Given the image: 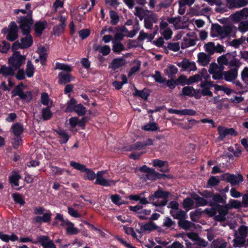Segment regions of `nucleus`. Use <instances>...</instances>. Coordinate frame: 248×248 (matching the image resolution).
I'll use <instances>...</instances> for the list:
<instances>
[{
  "instance_id": "obj_1",
  "label": "nucleus",
  "mask_w": 248,
  "mask_h": 248,
  "mask_svg": "<svg viewBox=\"0 0 248 248\" xmlns=\"http://www.w3.org/2000/svg\"><path fill=\"white\" fill-rule=\"evenodd\" d=\"M31 25V22L30 18H23L22 19L19 27L22 30L23 34L25 36L22 38L20 41H17L13 44L12 47V49L13 51H16L18 48H27L32 45L33 40L32 37L30 34Z\"/></svg>"
},
{
  "instance_id": "obj_2",
  "label": "nucleus",
  "mask_w": 248,
  "mask_h": 248,
  "mask_svg": "<svg viewBox=\"0 0 248 248\" xmlns=\"http://www.w3.org/2000/svg\"><path fill=\"white\" fill-rule=\"evenodd\" d=\"M56 68L63 71L58 75V83L59 84H65L74 79L69 74V72L72 70L70 65L63 63H57Z\"/></svg>"
},
{
  "instance_id": "obj_3",
  "label": "nucleus",
  "mask_w": 248,
  "mask_h": 248,
  "mask_svg": "<svg viewBox=\"0 0 248 248\" xmlns=\"http://www.w3.org/2000/svg\"><path fill=\"white\" fill-rule=\"evenodd\" d=\"M26 89V86L22 83H20L12 91V96L13 97L17 95L24 101H30L32 99L31 93L30 91L25 92Z\"/></svg>"
},
{
  "instance_id": "obj_4",
  "label": "nucleus",
  "mask_w": 248,
  "mask_h": 248,
  "mask_svg": "<svg viewBox=\"0 0 248 248\" xmlns=\"http://www.w3.org/2000/svg\"><path fill=\"white\" fill-rule=\"evenodd\" d=\"M232 31V27L231 26H221L219 25H216L212 29V36L224 38L228 36Z\"/></svg>"
},
{
  "instance_id": "obj_5",
  "label": "nucleus",
  "mask_w": 248,
  "mask_h": 248,
  "mask_svg": "<svg viewBox=\"0 0 248 248\" xmlns=\"http://www.w3.org/2000/svg\"><path fill=\"white\" fill-rule=\"evenodd\" d=\"M70 164L74 169L84 172L83 177L85 179L93 180L95 178V173L92 170L86 168L85 165L74 161L70 162Z\"/></svg>"
},
{
  "instance_id": "obj_6",
  "label": "nucleus",
  "mask_w": 248,
  "mask_h": 248,
  "mask_svg": "<svg viewBox=\"0 0 248 248\" xmlns=\"http://www.w3.org/2000/svg\"><path fill=\"white\" fill-rule=\"evenodd\" d=\"M25 59L24 56L15 51L13 55L9 59V64L16 71L24 63Z\"/></svg>"
},
{
  "instance_id": "obj_7",
  "label": "nucleus",
  "mask_w": 248,
  "mask_h": 248,
  "mask_svg": "<svg viewBox=\"0 0 248 248\" xmlns=\"http://www.w3.org/2000/svg\"><path fill=\"white\" fill-rule=\"evenodd\" d=\"M224 69V67L222 65H218L216 63H212L210 65L208 72L212 75L213 79H220L222 78Z\"/></svg>"
},
{
  "instance_id": "obj_8",
  "label": "nucleus",
  "mask_w": 248,
  "mask_h": 248,
  "mask_svg": "<svg viewBox=\"0 0 248 248\" xmlns=\"http://www.w3.org/2000/svg\"><path fill=\"white\" fill-rule=\"evenodd\" d=\"M53 19L57 20L59 21V24L54 26L53 28V33L55 35L60 36L64 31L66 20V17L60 15L53 18Z\"/></svg>"
},
{
  "instance_id": "obj_9",
  "label": "nucleus",
  "mask_w": 248,
  "mask_h": 248,
  "mask_svg": "<svg viewBox=\"0 0 248 248\" xmlns=\"http://www.w3.org/2000/svg\"><path fill=\"white\" fill-rule=\"evenodd\" d=\"M221 178L223 180L227 181L232 186L238 185L243 181V177L240 174L235 175L229 173H225L221 175Z\"/></svg>"
},
{
  "instance_id": "obj_10",
  "label": "nucleus",
  "mask_w": 248,
  "mask_h": 248,
  "mask_svg": "<svg viewBox=\"0 0 248 248\" xmlns=\"http://www.w3.org/2000/svg\"><path fill=\"white\" fill-rule=\"evenodd\" d=\"M216 209L218 215L215 216V219L219 221H223L226 219L225 216L228 212L230 209V205L225 204V205H216Z\"/></svg>"
},
{
  "instance_id": "obj_11",
  "label": "nucleus",
  "mask_w": 248,
  "mask_h": 248,
  "mask_svg": "<svg viewBox=\"0 0 248 248\" xmlns=\"http://www.w3.org/2000/svg\"><path fill=\"white\" fill-rule=\"evenodd\" d=\"M232 20L235 22H240L248 17V8L237 11L231 15Z\"/></svg>"
},
{
  "instance_id": "obj_12",
  "label": "nucleus",
  "mask_w": 248,
  "mask_h": 248,
  "mask_svg": "<svg viewBox=\"0 0 248 248\" xmlns=\"http://www.w3.org/2000/svg\"><path fill=\"white\" fill-rule=\"evenodd\" d=\"M106 173V171H99L96 175V180L95 184L103 186H109L113 183L111 180L106 179L104 178V175Z\"/></svg>"
},
{
  "instance_id": "obj_13",
  "label": "nucleus",
  "mask_w": 248,
  "mask_h": 248,
  "mask_svg": "<svg viewBox=\"0 0 248 248\" xmlns=\"http://www.w3.org/2000/svg\"><path fill=\"white\" fill-rule=\"evenodd\" d=\"M219 138L223 140L227 135L236 136L237 132L233 128H228L225 127L219 126L217 127Z\"/></svg>"
},
{
  "instance_id": "obj_14",
  "label": "nucleus",
  "mask_w": 248,
  "mask_h": 248,
  "mask_svg": "<svg viewBox=\"0 0 248 248\" xmlns=\"http://www.w3.org/2000/svg\"><path fill=\"white\" fill-rule=\"evenodd\" d=\"M177 65L186 71H195L197 70V66L195 62H190L186 59H184L181 62H179L177 64Z\"/></svg>"
},
{
  "instance_id": "obj_15",
  "label": "nucleus",
  "mask_w": 248,
  "mask_h": 248,
  "mask_svg": "<svg viewBox=\"0 0 248 248\" xmlns=\"http://www.w3.org/2000/svg\"><path fill=\"white\" fill-rule=\"evenodd\" d=\"M140 170L147 173L146 176L148 179H156L160 178V174L155 171L153 169H151L144 165L140 168Z\"/></svg>"
},
{
  "instance_id": "obj_16",
  "label": "nucleus",
  "mask_w": 248,
  "mask_h": 248,
  "mask_svg": "<svg viewBox=\"0 0 248 248\" xmlns=\"http://www.w3.org/2000/svg\"><path fill=\"white\" fill-rule=\"evenodd\" d=\"M195 0H178L179 5L178 13L180 15H183L186 9V6H191L195 2Z\"/></svg>"
},
{
  "instance_id": "obj_17",
  "label": "nucleus",
  "mask_w": 248,
  "mask_h": 248,
  "mask_svg": "<svg viewBox=\"0 0 248 248\" xmlns=\"http://www.w3.org/2000/svg\"><path fill=\"white\" fill-rule=\"evenodd\" d=\"M212 85L213 83L210 81L206 80L202 81L200 85V87L202 88L201 91V93L204 96L208 95L212 96L213 93L210 90V89L212 87Z\"/></svg>"
},
{
  "instance_id": "obj_18",
  "label": "nucleus",
  "mask_w": 248,
  "mask_h": 248,
  "mask_svg": "<svg viewBox=\"0 0 248 248\" xmlns=\"http://www.w3.org/2000/svg\"><path fill=\"white\" fill-rule=\"evenodd\" d=\"M17 26L14 22H11L9 25L7 39L10 41H13L17 38Z\"/></svg>"
},
{
  "instance_id": "obj_19",
  "label": "nucleus",
  "mask_w": 248,
  "mask_h": 248,
  "mask_svg": "<svg viewBox=\"0 0 248 248\" xmlns=\"http://www.w3.org/2000/svg\"><path fill=\"white\" fill-rule=\"evenodd\" d=\"M37 240L44 248H56L53 242L47 236H39L37 238Z\"/></svg>"
},
{
  "instance_id": "obj_20",
  "label": "nucleus",
  "mask_w": 248,
  "mask_h": 248,
  "mask_svg": "<svg viewBox=\"0 0 248 248\" xmlns=\"http://www.w3.org/2000/svg\"><path fill=\"white\" fill-rule=\"evenodd\" d=\"M126 64V61L124 58H116L112 60L108 66V68L113 71L123 66Z\"/></svg>"
},
{
  "instance_id": "obj_21",
  "label": "nucleus",
  "mask_w": 248,
  "mask_h": 248,
  "mask_svg": "<svg viewBox=\"0 0 248 248\" xmlns=\"http://www.w3.org/2000/svg\"><path fill=\"white\" fill-rule=\"evenodd\" d=\"M211 61L210 55L204 52H201L198 54L197 62L200 65L207 66Z\"/></svg>"
},
{
  "instance_id": "obj_22",
  "label": "nucleus",
  "mask_w": 248,
  "mask_h": 248,
  "mask_svg": "<svg viewBox=\"0 0 248 248\" xmlns=\"http://www.w3.org/2000/svg\"><path fill=\"white\" fill-rule=\"evenodd\" d=\"M238 76L237 70L231 69L223 73V76L224 79L228 82H232L237 78Z\"/></svg>"
},
{
  "instance_id": "obj_23",
  "label": "nucleus",
  "mask_w": 248,
  "mask_h": 248,
  "mask_svg": "<svg viewBox=\"0 0 248 248\" xmlns=\"http://www.w3.org/2000/svg\"><path fill=\"white\" fill-rule=\"evenodd\" d=\"M158 20V17L155 14H151L144 19V26L146 29H150L153 27L154 23H156Z\"/></svg>"
},
{
  "instance_id": "obj_24",
  "label": "nucleus",
  "mask_w": 248,
  "mask_h": 248,
  "mask_svg": "<svg viewBox=\"0 0 248 248\" xmlns=\"http://www.w3.org/2000/svg\"><path fill=\"white\" fill-rule=\"evenodd\" d=\"M47 48L43 46H40L37 48V52L39 55L40 60L42 65L45 64L47 56Z\"/></svg>"
},
{
  "instance_id": "obj_25",
  "label": "nucleus",
  "mask_w": 248,
  "mask_h": 248,
  "mask_svg": "<svg viewBox=\"0 0 248 248\" xmlns=\"http://www.w3.org/2000/svg\"><path fill=\"white\" fill-rule=\"evenodd\" d=\"M15 70L9 65V66L2 65L0 67V75L4 77L12 76L15 74Z\"/></svg>"
},
{
  "instance_id": "obj_26",
  "label": "nucleus",
  "mask_w": 248,
  "mask_h": 248,
  "mask_svg": "<svg viewBox=\"0 0 248 248\" xmlns=\"http://www.w3.org/2000/svg\"><path fill=\"white\" fill-rule=\"evenodd\" d=\"M11 130L15 136H20L23 132L24 128L22 124L16 123L12 125Z\"/></svg>"
},
{
  "instance_id": "obj_27",
  "label": "nucleus",
  "mask_w": 248,
  "mask_h": 248,
  "mask_svg": "<svg viewBox=\"0 0 248 248\" xmlns=\"http://www.w3.org/2000/svg\"><path fill=\"white\" fill-rule=\"evenodd\" d=\"M21 178V176L16 171L12 172L9 176V182L12 187L19 186V180Z\"/></svg>"
},
{
  "instance_id": "obj_28",
  "label": "nucleus",
  "mask_w": 248,
  "mask_h": 248,
  "mask_svg": "<svg viewBox=\"0 0 248 248\" xmlns=\"http://www.w3.org/2000/svg\"><path fill=\"white\" fill-rule=\"evenodd\" d=\"M47 24V22L45 20L36 23L34 26L35 33L38 35H40L43 30L46 28Z\"/></svg>"
},
{
  "instance_id": "obj_29",
  "label": "nucleus",
  "mask_w": 248,
  "mask_h": 248,
  "mask_svg": "<svg viewBox=\"0 0 248 248\" xmlns=\"http://www.w3.org/2000/svg\"><path fill=\"white\" fill-rule=\"evenodd\" d=\"M170 214L174 218L178 219L179 220L186 219V212L182 210L177 211L171 210L170 211Z\"/></svg>"
},
{
  "instance_id": "obj_30",
  "label": "nucleus",
  "mask_w": 248,
  "mask_h": 248,
  "mask_svg": "<svg viewBox=\"0 0 248 248\" xmlns=\"http://www.w3.org/2000/svg\"><path fill=\"white\" fill-rule=\"evenodd\" d=\"M164 72L169 78H172L178 72V68L173 65L169 64L164 70Z\"/></svg>"
},
{
  "instance_id": "obj_31",
  "label": "nucleus",
  "mask_w": 248,
  "mask_h": 248,
  "mask_svg": "<svg viewBox=\"0 0 248 248\" xmlns=\"http://www.w3.org/2000/svg\"><path fill=\"white\" fill-rule=\"evenodd\" d=\"M196 45L195 40L189 38H184L181 44L182 49H185L190 46H194Z\"/></svg>"
},
{
  "instance_id": "obj_32",
  "label": "nucleus",
  "mask_w": 248,
  "mask_h": 248,
  "mask_svg": "<svg viewBox=\"0 0 248 248\" xmlns=\"http://www.w3.org/2000/svg\"><path fill=\"white\" fill-rule=\"evenodd\" d=\"M167 20L169 23L173 25L175 29L178 30L183 28L180 24L181 20V17L180 16H178L174 17H169L167 18Z\"/></svg>"
},
{
  "instance_id": "obj_33",
  "label": "nucleus",
  "mask_w": 248,
  "mask_h": 248,
  "mask_svg": "<svg viewBox=\"0 0 248 248\" xmlns=\"http://www.w3.org/2000/svg\"><path fill=\"white\" fill-rule=\"evenodd\" d=\"M0 239L4 242H8L10 240L11 241H17L18 240V237L14 233L9 235L0 232Z\"/></svg>"
},
{
  "instance_id": "obj_34",
  "label": "nucleus",
  "mask_w": 248,
  "mask_h": 248,
  "mask_svg": "<svg viewBox=\"0 0 248 248\" xmlns=\"http://www.w3.org/2000/svg\"><path fill=\"white\" fill-rule=\"evenodd\" d=\"M170 195V193L159 189L152 196H150L149 200L151 201L154 198H166Z\"/></svg>"
},
{
  "instance_id": "obj_35",
  "label": "nucleus",
  "mask_w": 248,
  "mask_h": 248,
  "mask_svg": "<svg viewBox=\"0 0 248 248\" xmlns=\"http://www.w3.org/2000/svg\"><path fill=\"white\" fill-rule=\"evenodd\" d=\"M183 207L187 211L196 208L194 202L191 198H187L183 201Z\"/></svg>"
},
{
  "instance_id": "obj_36",
  "label": "nucleus",
  "mask_w": 248,
  "mask_h": 248,
  "mask_svg": "<svg viewBox=\"0 0 248 248\" xmlns=\"http://www.w3.org/2000/svg\"><path fill=\"white\" fill-rule=\"evenodd\" d=\"M142 129L147 131H156L158 130L159 127L156 123L152 122L142 126Z\"/></svg>"
},
{
  "instance_id": "obj_37",
  "label": "nucleus",
  "mask_w": 248,
  "mask_h": 248,
  "mask_svg": "<svg viewBox=\"0 0 248 248\" xmlns=\"http://www.w3.org/2000/svg\"><path fill=\"white\" fill-rule=\"evenodd\" d=\"M20 12L22 13L23 14H27V16H23L19 18V23H20V25L21 24V21L23 18H30L31 19V24H32V20L31 18V10H20V9H16L14 10V13L16 15L18 14Z\"/></svg>"
},
{
  "instance_id": "obj_38",
  "label": "nucleus",
  "mask_w": 248,
  "mask_h": 248,
  "mask_svg": "<svg viewBox=\"0 0 248 248\" xmlns=\"http://www.w3.org/2000/svg\"><path fill=\"white\" fill-rule=\"evenodd\" d=\"M213 248H225L227 247V243L221 239H217L212 243Z\"/></svg>"
},
{
  "instance_id": "obj_39",
  "label": "nucleus",
  "mask_w": 248,
  "mask_h": 248,
  "mask_svg": "<svg viewBox=\"0 0 248 248\" xmlns=\"http://www.w3.org/2000/svg\"><path fill=\"white\" fill-rule=\"evenodd\" d=\"M204 48L205 51L210 55L213 54L215 52V45L213 42H209L205 44L204 46Z\"/></svg>"
},
{
  "instance_id": "obj_40",
  "label": "nucleus",
  "mask_w": 248,
  "mask_h": 248,
  "mask_svg": "<svg viewBox=\"0 0 248 248\" xmlns=\"http://www.w3.org/2000/svg\"><path fill=\"white\" fill-rule=\"evenodd\" d=\"M202 75L201 74H197L194 76H190L187 79V84L190 85L194 83L198 82L202 80Z\"/></svg>"
},
{
  "instance_id": "obj_41",
  "label": "nucleus",
  "mask_w": 248,
  "mask_h": 248,
  "mask_svg": "<svg viewBox=\"0 0 248 248\" xmlns=\"http://www.w3.org/2000/svg\"><path fill=\"white\" fill-rule=\"evenodd\" d=\"M198 123V122L194 119H191L185 124H183L179 123L178 124L183 128L185 129H189L191 128L194 125Z\"/></svg>"
},
{
  "instance_id": "obj_42",
  "label": "nucleus",
  "mask_w": 248,
  "mask_h": 248,
  "mask_svg": "<svg viewBox=\"0 0 248 248\" xmlns=\"http://www.w3.org/2000/svg\"><path fill=\"white\" fill-rule=\"evenodd\" d=\"M34 72V67L32 64L31 61H29L27 64L26 72L28 77L31 78L33 76Z\"/></svg>"
},
{
  "instance_id": "obj_43",
  "label": "nucleus",
  "mask_w": 248,
  "mask_h": 248,
  "mask_svg": "<svg viewBox=\"0 0 248 248\" xmlns=\"http://www.w3.org/2000/svg\"><path fill=\"white\" fill-rule=\"evenodd\" d=\"M196 90L193 87L190 86L185 87L182 89L183 94L187 96H193Z\"/></svg>"
},
{
  "instance_id": "obj_44",
  "label": "nucleus",
  "mask_w": 248,
  "mask_h": 248,
  "mask_svg": "<svg viewBox=\"0 0 248 248\" xmlns=\"http://www.w3.org/2000/svg\"><path fill=\"white\" fill-rule=\"evenodd\" d=\"M178 225L181 228L185 230H188L192 226V223L190 221L185 220V219H182L181 220H179Z\"/></svg>"
},
{
  "instance_id": "obj_45",
  "label": "nucleus",
  "mask_w": 248,
  "mask_h": 248,
  "mask_svg": "<svg viewBox=\"0 0 248 248\" xmlns=\"http://www.w3.org/2000/svg\"><path fill=\"white\" fill-rule=\"evenodd\" d=\"M111 200L114 203L118 205L125 203V202L121 199V197L117 194L112 195L111 196Z\"/></svg>"
},
{
  "instance_id": "obj_46",
  "label": "nucleus",
  "mask_w": 248,
  "mask_h": 248,
  "mask_svg": "<svg viewBox=\"0 0 248 248\" xmlns=\"http://www.w3.org/2000/svg\"><path fill=\"white\" fill-rule=\"evenodd\" d=\"M153 38L154 36L152 35V34H148L141 31L140 32V34L138 36V39L140 41H143L145 39H147L149 41H151L152 40H153Z\"/></svg>"
},
{
  "instance_id": "obj_47",
  "label": "nucleus",
  "mask_w": 248,
  "mask_h": 248,
  "mask_svg": "<svg viewBox=\"0 0 248 248\" xmlns=\"http://www.w3.org/2000/svg\"><path fill=\"white\" fill-rule=\"evenodd\" d=\"M157 227L156 225L152 221H150L148 223H146L143 225L141 227V229L144 231H152L157 229Z\"/></svg>"
},
{
  "instance_id": "obj_48",
  "label": "nucleus",
  "mask_w": 248,
  "mask_h": 248,
  "mask_svg": "<svg viewBox=\"0 0 248 248\" xmlns=\"http://www.w3.org/2000/svg\"><path fill=\"white\" fill-rule=\"evenodd\" d=\"M245 40L246 39L244 37H241L238 39H234L230 42V45L236 48L244 44Z\"/></svg>"
},
{
  "instance_id": "obj_49",
  "label": "nucleus",
  "mask_w": 248,
  "mask_h": 248,
  "mask_svg": "<svg viewBox=\"0 0 248 248\" xmlns=\"http://www.w3.org/2000/svg\"><path fill=\"white\" fill-rule=\"evenodd\" d=\"M57 133L59 134V135L60 137L61 140L60 142L62 143H66L68 139H69V136L66 134V133L62 130H59L57 131Z\"/></svg>"
},
{
  "instance_id": "obj_50",
  "label": "nucleus",
  "mask_w": 248,
  "mask_h": 248,
  "mask_svg": "<svg viewBox=\"0 0 248 248\" xmlns=\"http://www.w3.org/2000/svg\"><path fill=\"white\" fill-rule=\"evenodd\" d=\"M74 111L76 112L79 115H83L86 113V109L82 104H79L75 107Z\"/></svg>"
},
{
  "instance_id": "obj_51",
  "label": "nucleus",
  "mask_w": 248,
  "mask_h": 248,
  "mask_svg": "<svg viewBox=\"0 0 248 248\" xmlns=\"http://www.w3.org/2000/svg\"><path fill=\"white\" fill-rule=\"evenodd\" d=\"M110 17V23L112 25H116L119 21V17L118 14L113 11H110L109 12Z\"/></svg>"
},
{
  "instance_id": "obj_52",
  "label": "nucleus",
  "mask_w": 248,
  "mask_h": 248,
  "mask_svg": "<svg viewBox=\"0 0 248 248\" xmlns=\"http://www.w3.org/2000/svg\"><path fill=\"white\" fill-rule=\"evenodd\" d=\"M67 233L69 234H75L78 233V229L74 227V224L69 222L66 227Z\"/></svg>"
},
{
  "instance_id": "obj_53",
  "label": "nucleus",
  "mask_w": 248,
  "mask_h": 248,
  "mask_svg": "<svg viewBox=\"0 0 248 248\" xmlns=\"http://www.w3.org/2000/svg\"><path fill=\"white\" fill-rule=\"evenodd\" d=\"M241 77L242 81L248 85V67H244L242 70Z\"/></svg>"
},
{
  "instance_id": "obj_54",
  "label": "nucleus",
  "mask_w": 248,
  "mask_h": 248,
  "mask_svg": "<svg viewBox=\"0 0 248 248\" xmlns=\"http://www.w3.org/2000/svg\"><path fill=\"white\" fill-rule=\"evenodd\" d=\"M52 117V113L49 108H43L42 109V117L44 120H47Z\"/></svg>"
},
{
  "instance_id": "obj_55",
  "label": "nucleus",
  "mask_w": 248,
  "mask_h": 248,
  "mask_svg": "<svg viewBox=\"0 0 248 248\" xmlns=\"http://www.w3.org/2000/svg\"><path fill=\"white\" fill-rule=\"evenodd\" d=\"M217 62L218 65H227L229 64V61L226 55H223L217 58Z\"/></svg>"
},
{
  "instance_id": "obj_56",
  "label": "nucleus",
  "mask_w": 248,
  "mask_h": 248,
  "mask_svg": "<svg viewBox=\"0 0 248 248\" xmlns=\"http://www.w3.org/2000/svg\"><path fill=\"white\" fill-rule=\"evenodd\" d=\"M76 101L75 99H71L69 101V102L67 103V106L66 107L65 111L66 112L74 111L75 107L76 106Z\"/></svg>"
},
{
  "instance_id": "obj_57",
  "label": "nucleus",
  "mask_w": 248,
  "mask_h": 248,
  "mask_svg": "<svg viewBox=\"0 0 248 248\" xmlns=\"http://www.w3.org/2000/svg\"><path fill=\"white\" fill-rule=\"evenodd\" d=\"M134 95L135 96H139L144 99H147L149 96V94L144 90L139 91L137 89H136Z\"/></svg>"
},
{
  "instance_id": "obj_58",
  "label": "nucleus",
  "mask_w": 248,
  "mask_h": 248,
  "mask_svg": "<svg viewBox=\"0 0 248 248\" xmlns=\"http://www.w3.org/2000/svg\"><path fill=\"white\" fill-rule=\"evenodd\" d=\"M160 32L166 40L170 39L171 37L172 31L170 28L161 30Z\"/></svg>"
},
{
  "instance_id": "obj_59",
  "label": "nucleus",
  "mask_w": 248,
  "mask_h": 248,
  "mask_svg": "<svg viewBox=\"0 0 248 248\" xmlns=\"http://www.w3.org/2000/svg\"><path fill=\"white\" fill-rule=\"evenodd\" d=\"M96 50H99V51L103 55H107L108 54L110 51V49L109 46H98L96 48Z\"/></svg>"
},
{
  "instance_id": "obj_60",
  "label": "nucleus",
  "mask_w": 248,
  "mask_h": 248,
  "mask_svg": "<svg viewBox=\"0 0 248 248\" xmlns=\"http://www.w3.org/2000/svg\"><path fill=\"white\" fill-rule=\"evenodd\" d=\"M10 48V45L6 41H3L0 45V50L2 53H6Z\"/></svg>"
},
{
  "instance_id": "obj_61",
  "label": "nucleus",
  "mask_w": 248,
  "mask_h": 248,
  "mask_svg": "<svg viewBox=\"0 0 248 248\" xmlns=\"http://www.w3.org/2000/svg\"><path fill=\"white\" fill-rule=\"evenodd\" d=\"M180 45L178 42L170 43L168 45V48L173 51L176 52L180 49Z\"/></svg>"
},
{
  "instance_id": "obj_62",
  "label": "nucleus",
  "mask_w": 248,
  "mask_h": 248,
  "mask_svg": "<svg viewBox=\"0 0 248 248\" xmlns=\"http://www.w3.org/2000/svg\"><path fill=\"white\" fill-rule=\"evenodd\" d=\"M238 30L241 32L248 31V26L245 21H242L239 23Z\"/></svg>"
},
{
  "instance_id": "obj_63",
  "label": "nucleus",
  "mask_w": 248,
  "mask_h": 248,
  "mask_svg": "<svg viewBox=\"0 0 248 248\" xmlns=\"http://www.w3.org/2000/svg\"><path fill=\"white\" fill-rule=\"evenodd\" d=\"M153 77L154 78L156 82L160 83H164L166 81L165 79L161 76L160 73L158 71H156L155 72V74L153 76Z\"/></svg>"
},
{
  "instance_id": "obj_64",
  "label": "nucleus",
  "mask_w": 248,
  "mask_h": 248,
  "mask_svg": "<svg viewBox=\"0 0 248 248\" xmlns=\"http://www.w3.org/2000/svg\"><path fill=\"white\" fill-rule=\"evenodd\" d=\"M219 183V180L217 176H212L208 181V185L212 186L217 185Z\"/></svg>"
}]
</instances>
